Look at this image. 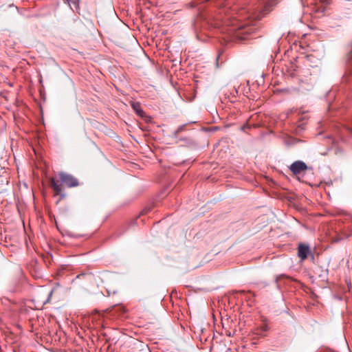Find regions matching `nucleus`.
<instances>
[{"label": "nucleus", "instance_id": "1", "mask_svg": "<svg viewBox=\"0 0 352 352\" xmlns=\"http://www.w3.org/2000/svg\"><path fill=\"white\" fill-rule=\"evenodd\" d=\"M262 16V11L254 5L234 6V8L223 6L220 8L212 25L222 32L227 31L233 34L234 37L245 40L247 38L245 34L254 32L255 21Z\"/></svg>", "mask_w": 352, "mask_h": 352}, {"label": "nucleus", "instance_id": "2", "mask_svg": "<svg viewBox=\"0 0 352 352\" xmlns=\"http://www.w3.org/2000/svg\"><path fill=\"white\" fill-rule=\"evenodd\" d=\"M52 294V290L41 287L35 292L33 301L43 306L50 301Z\"/></svg>", "mask_w": 352, "mask_h": 352}, {"label": "nucleus", "instance_id": "3", "mask_svg": "<svg viewBox=\"0 0 352 352\" xmlns=\"http://www.w3.org/2000/svg\"><path fill=\"white\" fill-rule=\"evenodd\" d=\"M58 176L61 184L68 188L76 187L80 184L78 179L67 173L60 172Z\"/></svg>", "mask_w": 352, "mask_h": 352}, {"label": "nucleus", "instance_id": "4", "mask_svg": "<svg viewBox=\"0 0 352 352\" xmlns=\"http://www.w3.org/2000/svg\"><path fill=\"white\" fill-rule=\"evenodd\" d=\"M289 169L294 175H298L302 171L306 170L307 166L304 162L298 160L291 164Z\"/></svg>", "mask_w": 352, "mask_h": 352}, {"label": "nucleus", "instance_id": "5", "mask_svg": "<svg viewBox=\"0 0 352 352\" xmlns=\"http://www.w3.org/2000/svg\"><path fill=\"white\" fill-rule=\"evenodd\" d=\"M311 254V250L309 245L304 243H299L298 246V256L301 261H305L307 258L309 254Z\"/></svg>", "mask_w": 352, "mask_h": 352}, {"label": "nucleus", "instance_id": "6", "mask_svg": "<svg viewBox=\"0 0 352 352\" xmlns=\"http://www.w3.org/2000/svg\"><path fill=\"white\" fill-rule=\"evenodd\" d=\"M50 186L53 189L56 195H60L61 198L65 197V194L63 193V188L61 184L56 181L54 177L50 178Z\"/></svg>", "mask_w": 352, "mask_h": 352}, {"label": "nucleus", "instance_id": "7", "mask_svg": "<svg viewBox=\"0 0 352 352\" xmlns=\"http://www.w3.org/2000/svg\"><path fill=\"white\" fill-rule=\"evenodd\" d=\"M131 107L135 111L137 115H138L140 117H144L145 115L144 111L142 109L140 104L139 102H133L131 103Z\"/></svg>", "mask_w": 352, "mask_h": 352}, {"label": "nucleus", "instance_id": "8", "mask_svg": "<svg viewBox=\"0 0 352 352\" xmlns=\"http://www.w3.org/2000/svg\"><path fill=\"white\" fill-rule=\"evenodd\" d=\"M84 279L87 282H92L94 280V276L91 274H80L76 276V279Z\"/></svg>", "mask_w": 352, "mask_h": 352}, {"label": "nucleus", "instance_id": "9", "mask_svg": "<svg viewBox=\"0 0 352 352\" xmlns=\"http://www.w3.org/2000/svg\"><path fill=\"white\" fill-rule=\"evenodd\" d=\"M70 8L73 10H77L79 8V1L80 0H65Z\"/></svg>", "mask_w": 352, "mask_h": 352}, {"label": "nucleus", "instance_id": "10", "mask_svg": "<svg viewBox=\"0 0 352 352\" xmlns=\"http://www.w3.org/2000/svg\"><path fill=\"white\" fill-rule=\"evenodd\" d=\"M344 131L350 137H352V120L344 126Z\"/></svg>", "mask_w": 352, "mask_h": 352}, {"label": "nucleus", "instance_id": "11", "mask_svg": "<svg viewBox=\"0 0 352 352\" xmlns=\"http://www.w3.org/2000/svg\"><path fill=\"white\" fill-rule=\"evenodd\" d=\"M260 329L262 332H265L268 330L269 327L266 323H263L261 325Z\"/></svg>", "mask_w": 352, "mask_h": 352}, {"label": "nucleus", "instance_id": "12", "mask_svg": "<svg viewBox=\"0 0 352 352\" xmlns=\"http://www.w3.org/2000/svg\"><path fill=\"white\" fill-rule=\"evenodd\" d=\"M290 50H292V45H289V48L285 50V55L289 56V53Z\"/></svg>", "mask_w": 352, "mask_h": 352}, {"label": "nucleus", "instance_id": "13", "mask_svg": "<svg viewBox=\"0 0 352 352\" xmlns=\"http://www.w3.org/2000/svg\"><path fill=\"white\" fill-rule=\"evenodd\" d=\"M348 58H349V60H352V45H351V49L348 54Z\"/></svg>", "mask_w": 352, "mask_h": 352}, {"label": "nucleus", "instance_id": "14", "mask_svg": "<svg viewBox=\"0 0 352 352\" xmlns=\"http://www.w3.org/2000/svg\"><path fill=\"white\" fill-rule=\"evenodd\" d=\"M149 210H151V208H148V209H144L142 210V214H146Z\"/></svg>", "mask_w": 352, "mask_h": 352}, {"label": "nucleus", "instance_id": "15", "mask_svg": "<svg viewBox=\"0 0 352 352\" xmlns=\"http://www.w3.org/2000/svg\"><path fill=\"white\" fill-rule=\"evenodd\" d=\"M342 80H343V82H348L347 77L346 76H344L343 78H342Z\"/></svg>", "mask_w": 352, "mask_h": 352}, {"label": "nucleus", "instance_id": "16", "mask_svg": "<svg viewBox=\"0 0 352 352\" xmlns=\"http://www.w3.org/2000/svg\"><path fill=\"white\" fill-rule=\"evenodd\" d=\"M223 0H221L220 2L218 3V6H221V4H223Z\"/></svg>", "mask_w": 352, "mask_h": 352}, {"label": "nucleus", "instance_id": "17", "mask_svg": "<svg viewBox=\"0 0 352 352\" xmlns=\"http://www.w3.org/2000/svg\"><path fill=\"white\" fill-rule=\"evenodd\" d=\"M292 44L296 45V40L292 42Z\"/></svg>", "mask_w": 352, "mask_h": 352}, {"label": "nucleus", "instance_id": "18", "mask_svg": "<svg viewBox=\"0 0 352 352\" xmlns=\"http://www.w3.org/2000/svg\"><path fill=\"white\" fill-rule=\"evenodd\" d=\"M219 56H220V54H219L217 57V60L218 61L219 58Z\"/></svg>", "mask_w": 352, "mask_h": 352}]
</instances>
